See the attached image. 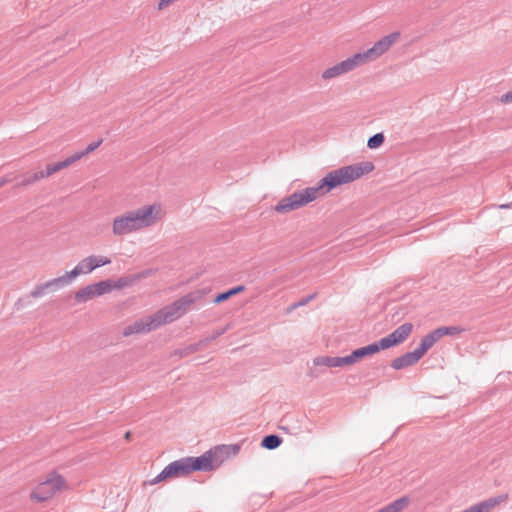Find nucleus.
Segmentation results:
<instances>
[{
  "label": "nucleus",
  "mask_w": 512,
  "mask_h": 512,
  "mask_svg": "<svg viewBox=\"0 0 512 512\" xmlns=\"http://www.w3.org/2000/svg\"><path fill=\"white\" fill-rule=\"evenodd\" d=\"M67 479L56 470L50 471L45 478L34 485L28 495L32 504H45L51 501L57 494L68 491Z\"/></svg>",
  "instance_id": "nucleus-4"
},
{
  "label": "nucleus",
  "mask_w": 512,
  "mask_h": 512,
  "mask_svg": "<svg viewBox=\"0 0 512 512\" xmlns=\"http://www.w3.org/2000/svg\"><path fill=\"white\" fill-rule=\"evenodd\" d=\"M440 339V335L437 329H435L421 339L419 346L415 350L422 358L427 353V351Z\"/></svg>",
  "instance_id": "nucleus-19"
},
{
  "label": "nucleus",
  "mask_w": 512,
  "mask_h": 512,
  "mask_svg": "<svg viewBox=\"0 0 512 512\" xmlns=\"http://www.w3.org/2000/svg\"><path fill=\"white\" fill-rule=\"evenodd\" d=\"M164 216L160 203H153L136 210L127 211L112 221V233L115 236H124L143 230L158 223Z\"/></svg>",
  "instance_id": "nucleus-2"
},
{
  "label": "nucleus",
  "mask_w": 512,
  "mask_h": 512,
  "mask_svg": "<svg viewBox=\"0 0 512 512\" xmlns=\"http://www.w3.org/2000/svg\"><path fill=\"white\" fill-rule=\"evenodd\" d=\"M373 170L374 164L371 161L355 163L332 170L328 172L316 186L307 187L282 198L274 206V211L278 214H286L300 209L328 194L336 187L358 180L362 176L371 173Z\"/></svg>",
  "instance_id": "nucleus-1"
},
{
  "label": "nucleus",
  "mask_w": 512,
  "mask_h": 512,
  "mask_svg": "<svg viewBox=\"0 0 512 512\" xmlns=\"http://www.w3.org/2000/svg\"><path fill=\"white\" fill-rule=\"evenodd\" d=\"M81 158H82V155H71V156L67 157L63 161H59V162H56V163L48 164L45 167L44 170L36 172L33 175L31 181L35 182V181H38V180H41V179H44V178H48L51 175H53V174H55V173L65 169V168L69 167L70 165H72L73 163L77 162Z\"/></svg>",
  "instance_id": "nucleus-10"
},
{
  "label": "nucleus",
  "mask_w": 512,
  "mask_h": 512,
  "mask_svg": "<svg viewBox=\"0 0 512 512\" xmlns=\"http://www.w3.org/2000/svg\"><path fill=\"white\" fill-rule=\"evenodd\" d=\"M7 182H8V181H7V179H5V178H0V188H2L4 185H6V184H7Z\"/></svg>",
  "instance_id": "nucleus-28"
},
{
  "label": "nucleus",
  "mask_w": 512,
  "mask_h": 512,
  "mask_svg": "<svg viewBox=\"0 0 512 512\" xmlns=\"http://www.w3.org/2000/svg\"><path fill=\"white\" fill-rule=\"evenodd\" d=\"M196 297L193 294L186 295L172 304L165 306L155 314L146 318L140 319L133 324L127 326L124 330V335L129 336L132 334L148 333L152 330L159 328L162 325L171 323L182 315L190 308L195 302Z\"/></svg>",
  "instance_id": "nucleus-3"
},
{
  "label": "nucleus",
  "mask_w": 512,
  "mask_h": 512,
  "mask_svg": "<svg viewBox=\"0 0 512 512\" xmlns=\"http://www.w3.org/2000/svg\"><path fill=\"white\" fill-rule=\"evenodd\" d=\"M313 364L315 366H325L327 368H338L349 366L347 356L345 357H332V356H318L314 358Z\"/></svg>",
  "instance_id": "nucleus-16"
},
{
  "label": "nucleus",
  "mask_w": 512,
  "mask_h": 512,
  "mask_svg": "<svg viewBox=\"0 0 512 512\" xmlns=\"http://www.w3.org/2000/svg\"><path fill=\"white\" fill-rule=\"evenodd\" d=\"M344 60L347 64L350 72L362 65H365L369 62L374 61L369 49L364 52L355 53Z\"/></svg>",
  "instance_id": "nucleus-15"
},
{
  "label": "nucleus",
  "mask_w": 512,
  "mask_h": 512,
  "mask_svg": "<svg viewBox=\"0 0 512 512\" xmlns=\"http://www.w3.org/2000/svg\"><path fill=\"white\" fill-rule=\"evenodd\" d=\"M400 36V32L395 31L376 41L374 45L371 48H369L373 59L376 60L380 58L382 55H384L386 52H388L390 48L396 42H398Z\"/></svg>",
  "instance_id": "nucleus-11"
},
{
  "label": "nucleus",
  "mask_w": 512,
  "mask_h": 512,
  "mask_svg": "<svg viewBox=\"0 0 512 512\" xmlns=\"http://www.w3.org/2000/svg\"><path fill=\"white\" fill-rule=\"evenodd\" d=\"M166 470L170 479L186 477L192 473L188 457L171 462L166 466Z\"/></svg>",
  "instance_id": "nucleus-13"
},
{
  "label": "nucleus",
  "mask_w": 512,
  "mask_h": 512,
  "mask_svg": "<svg viewBox=\"0 0 512 512\" xmlns=\"http://www.w3.org/2000/svg\"><path fill=\"white\" fill-rule=\"evenodd\" d=\"M421 359V356L417 353L416 350L412 352H408L400 357L395 358L391 366L396 370H400L409 366L416 364Z\"/></svg>",
  "instance_id": "nucleus-18"
},
{
  "label": "nucleus",
  "mask_w": 512,
  "mask_h": 512,
  "mask_svg": "<svg viewBox=\"0 0 512 512\" xmlns=\"http://www.w3.org/2000/svg\"><path fill=\"white\" fill-rule=\"evenodd\" d=\"M74 280L73 277L70 276V271L66 272L64 275L51 279L43 284L37 285L32 291L31 296L34 298L41 297L49 291H56L61 287L69 284Z\"/></svg>",
  "instance_id": "nucleus-9"
},
{
  "label": "nucleus",
  "mask_w": 512,
  "mask_h": 512,
  "mask_svg": "<svg viewBox=\"0 0 512 512\" xmlns=\"http://www.w3.org/2000/svg\"><path fill=\"white\" fill-rule=\"evenodd\" d=\"M383 142H384L383 134L378 133V134H375L374 136H372L371 138H369L367 145L370 149H375V148H378L379 146H381L383 144Z\"/></svg>",
  "instance_id": "nucleus-24"
},
{
  "label": "nucleus",
  "mask_w": 512,
  "mask_h": 512,
  "mask_svg": "<svg viewBox=\"0 0 512 512\" xmlns=\"http://www.w3.org/2000/svg\"><path fill=\"white\" fill-rule=\"evenodd\" d=\"M244 290V287L243 286H238V287H235V288H232L230 290H228L227 292H224V293H221L219 294L215 299H214V302L215 303H221V302H224L226 301L227 299H229L231 296H234L240 292H242Z\"/></svg>",
  "instance_id": "nucleus-22"
},
{
  "label": "nucleus",
  "mask_w": 512,
  "mask_h": 512,
  "mask_svg": "<svg viewBox=\"0 0 512 512\" xmlns=\"http://www.w3.org/2000/svg\"><path fill=\"white\" fill-rule=\"evenodd\" d=\"M511 206H512V202H511V203H509V204H502V205H500V208H501V209H508V208H510Z\"/></svg>",
  "instance_id": "nucleus-29"
},
{
  "label": "nucleus",
  "mask_w": 512,
  "mask_h": 512,
  "mask_svg": "<svg viewBox=\"0 0 512 512\" xmlns=\"http://www.w3.org/2000/svg\"><path fill=\"white\" fill-rule=\"evenodd\" d=\"M111 259L104 255H89L83 258L71 271L70 276L74 279L80 275L90 274L95 269L109 265Z\"/></svg>",
  "instance_id": "nucleus-7"
},
{
  "label": "nucleus",
  "mask_w": 512,
  "mask_h": 512,
  "mask_svg": "<svg viewBox=\"0 0 512 512\" xmlns=\"http://www.w3.org/2000/svg\"><path fill=\"white\" fill-rule=\"evenodd\" d=\"M282 443V440L280 437L276 435H269L264 437L262 440V446L266 449H275Z\"/></svg>",
  "instance_id": "nucleus-21"
},
{
  "label": "nucleus",
  "mask_w": 512,
  "mask_h": 512,
  "mask_svg": "<svg viewBox=\"0 0 512 512\" xmlns=\"http://www.w3.org/2000/svg\"><path fill=\"white\" fill-rule=\"evenodd\" d=\"M508 500V494H501L476 503L461 512H491Z\"/></svg>",
  "instance_id": "nucleus-12"
},
{
  "label": "nucleus",
  "mask_w": 512,
  "mask_h": 512,
  "mask_svg": "<svg viewBox=\"0 0 512 512\" xmlns=\"http://www.w3.org/2000/svg\"><path fill=\"white\" fill-rule=\"evenodd\" d=\"M239 445H218L198 457H188L191 471H213L224 461L238 454Z\"/></svg>",
  "instance_id": "nucleus-5"
},
{
  "label": "nucleus",
  "mask_w": 512,
  "mask_h": 512,
  "mask_svg": "<svg viewBox=\"0 0 512 512\" xmlns=\"http://www.w3.org/2000/svg\"><path fill=\"white\" fill-rule=\"evenodd\" d=\"M437 331L440 335V338L444 337L445 335H458L462 333L464 330L457 326L452 327H440L437 328Z\"/></svg>",
  "instance_id": "nucleus-23"
},
{
  "label": "nucleus",
  "mask_w": 512,
  "mask_h": 512,
  "mask_svg": "<svg viewBox=\"0 0 512 512\" xmlns=\"http://www.w3.org/2000/svg\"><path fill=\"white\" fill-rule=\"evenodd\" d=\"M349 72L350 70L345 60H343L323 70V72L321 73V79L323 81H330Z\"/></svg>",
  "instance_id": "nucleus-17"
},
{
  "label": "nucleus",
  "mask_w": 512,
  "mask_h": 512,
  "mask_svg": "<svg viewBox=\"0 0 512 512\" xmlns=\"http://www.w3.org/2000/svg\"><path fill=\"white\" fill-rule=\"evenodd\" d=\"M101 144V140L97 141V142H93V143H90L85 151H83L82 153H77L76 155H82V157L90 154L91 152H93L96 148L99 147V145Z\"/></svg>",
  "instance_id": "nucleus-26"
},
{
  "label": "nucleus",
  "mask_w": 512,
  "mask_h": 512,
  "mask_svg": "<svg viewBox=\"0 0 512 512\" xmlns=\"http://www.w3.org/2000/svg\"><path fill=\"white\" fill-rule=\"evenodd\" d=\"M380 346V343L377 342L354 350L350 355L347 356L349 366L354 365L364 357L371 356L378 353L380 350H383Z\"/></svg>",
  "instance_id": "nucleus-14"
},
{
  "label": "nucleus",
  "mask_w": 512,
  "mask_h": 512,
  "mask_svg": "<svg viewBox=\"0 0 512 512\" xmlns=\"http://www.w3.org/2000/svg\"><path fill=\"white\" fill-rule=\"evenodd\" d=\"M414 326L412 323H404L395 329L392 333L382 338L379 343L383 350L403 343L412 333Z\"/></svg>",
  "instance_id": "nucleus-8"
},
{
  "label": "nucleus",
  "mask_w": 512,
  "mask_h": 512,
  "mask_svg": "<svg viewBox=\"0 0 512 512\" xmlns=\"http://www.w3.org/2000/svg\"><path fill=\"white\" fill-rule=\"evenodd\" d=\"M170 479L169 475H168V472L166 470V467L161 471V473H159L155 478L151 479L149 482H147L146 484L148 485H156L160 482H163V481H166Z\"/></svg>",
  "instance_id": "nucleus-25"
},
{
  "label": "nucleus",
  "mask_w": 512,
  "mask_h": 512,
  "mask_svg": "<svg viewBox=\"0 0 512 512\" xmlns=\"http://www.w3.org/2000/svg\"><path fill=\"white\" fill-rule=\"evenodd\" d=\"M129 284L125 278H120L117 281L103 280L88 286L83 287L75 293V300L78 303H84L96 297L110 293L112 290L122 289Z\"/></svg>",
  "instance_id": "nucleus-6"
},
{
  "label": "nucleus",
  "mask_w": 512,
  "mask_h": 512,
  "mask_svg": "<svg viewBox=\"0 0 512 512\" xmlns=\"http://www.w3.org/2000/svg\"><path fill=\"white\" fill-rule=\"evenodd\" d=\"M500 102L502 104H509L512 103V90L508 91L507 93L503 94L500 97Z\"/></svg>",
  "instance_id": "nucleus-27"
},
{
  "label": "nucleus",
  "mask_w": 512,
  "mask_h": 512,
  "mask_svg": "<svg viewBox=\"0 0 512 512\" xmlns=\"http://www.w3.org/2000/svg\"><path fill=\"white\" fill-rule=\"evenodd\" d=\"M409 504L410 498L408 496H402L375 512H403L405 509H407Z\"/></svg>",
  "instance_id": "nucleus-20"
}]
</instances>
